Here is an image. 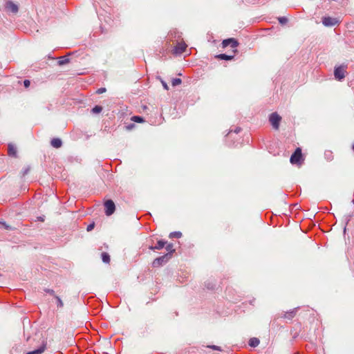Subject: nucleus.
<instances>
[{"mask_svg": "<svg viewBox=\"0 0 354 354\" xmlns=\"http://www.w3.org/2000/svg\"><path fill=\"white\" fill-rule=\"evenodd\" d=\"M36 339H37V342L39 343L37 348L32 351L28 352L26 354H41L42 353L44 352L46 348V341L41 337V335H35V338H33L32 339L29 338L28 339V341H35Z\"/></svg>", "mask_w": 354, "mask_h": 354, "instance_id": "nucleus-1", "label": "nucleus"}, {"mask_svg": "<svg viewBox=\"0 0 354 354\" xmlns=\"http://www.w3.org/2000/svg\"><path fill=\"white\" fill-rule=\"evenodd\" d=\"M239 43L238 41L234 38H229L227 39H224L222 41V47L226 48L228 46H230V47L232 48V53L235 54L237 52L236 48L238 47Z\"/></svg>", "mask_w": 354, "mask_h": 354, "instance_id": "nucleus-2", "label": "nucleus"}, {"mask_svg": "<svg viewBox=\"0 0 354 354\" xmlns=\"http://www.w3.org/2000/svg\"><path fill=\"white\" fill-rule=\"evenodd\" d=\"M281 120V117L276 112L270 114L269 117V121L275 130L279 129Z\"/></svg>", "mask_w": 354, "mask_h": 354, "instance_id": "nucleus-3", "label": "nucleus"}, {"mask_svg": "<svg viewBox=\"0 0 354 354\" xmlns=\"http://www.w3.org/2000/svg\"><path fill=\"white\" fill-rule=\"evenodd\" d=\"M302 158L301 149L297 148L295 152L292 154L290 161L292 164H301V159Z\"/></svg>", "mask_w": 354, "mask_h": 354, "instance_id": "nucleus-4", "label": "nucleus"}, {"mask_svg": "<svg viewBox=\"0 0 354 354\" xmlns=\"http://www.w3.org/2000/svg\"><path fill=\"white\" fill-rule=\"evenodd\" d=\"M170 258L171 255L169 254H166L162 257H158L153 260L152 266L155 268L159 267L166 263Z\"/></svg>", "mask_w": 354, "mask_h": 354, "instance_id": "nucleus-5", "label": "nucleus"}, {"mask_svg": "<svg viewBox=\"0 0 354 354\" xmlns=\"http://www.w3.org/2000/svg\"><path fill=\"white\" fill-rule=\"evenodd\" d=\"M346 66H340L336 67L334 71V75L336 80L340 81L345 77Z\"/></svg>", "mask_w": 354, "mask_h": 354, "instance_id": "nucleus-6", "label": "nucleus"}, {"mask_svg": "<svg viewBox=\"0 0 354 354\" xmlns=\"http://www.w3.org/2000/svg\"><path fill=\"white\" fill-rule=\"evenodd\" d=\"M105 214L106 216L113 214L115 209V203L112 200H107L104 203Z\"/></svg>", "mask_w": 354, "mask_h": 354, "instance_id": "nucleus-7", "label": "nucleus"}, {"mask_svg": "<svg viewBox=\"0 0 354 354\" xmlns=\"http://www.w3.org/2000/svg\"><path fill=\"white\" fill-rule=\"evenodd\" d=\"M322 24L325 26H333L339 24V20L337 18L324 17L322 18Z\"/></svg>", "mask_w": 354, "mask_h": 354, "instance_id": "nucleus-8", "label": "nucleus"}, {"mask_svg": "<svg viewBox=\"0 0 354 354\" xmlns=\"http://www.w3.org/2000/svg\"><path fill=\"white\" fill-rule=\"evenodd\" d=\"M187 48V45L184 42L181 41L177 44L173 50V53L175 55H180L185 51Z\"/></svg>", "mask_w": 354, "mask_h": 354, "instance_id": "nucleus-9", "label": "nucleus"}, {"mask_svg": "<svg viewBox=\"0 0 354 354\" xmlns=\"http://www.w3.org/2000/svg\"><path fill=\"white\" fill-rule=\"evenodd\" d=\"M6 8L12 13H17L19 10L17 5L14 3L12 1H8L6 3Z\"/></svg>", "mask_w": 354, "mask_h": 354, "instance_id": "nucleus-10", "label": "nucleus"}, {"mask_svg": "<svg viewBox=\"0 0 354 354\" xmlns=\"http://www.w3.org/2000/svg\"><path fill=\"white\" fill-rule=\"evenodd\" d=\"M8 153L10 156L17 158V147L13 144H9L8 147Z\"/></svg>", "mask_w": 354, "mask_h": 354, "instance_id": "nucleus-11", "label": "nucleus"}, {"mask_svg": "<svg viewBox=\"0 0 354 354\" xmlns=\"http://www.w3.org/2000/svg\"><path fill=\"white\" fill-rule=\"evenodd\" d=\"M297 308H293L289 311H287L284 313L283 317L285 318V319H292L293 317H295L296 314H297Z\"/></svg>", "mask_w": 354, "mask_h": 354, "instance_id": "nucleus-12", "label": "nucleus"}, {"mask_svg": "<svg viewBox=\"0 0 354 354\" xmlns=\"http://www.w3.org/2000/svg\"><path fill=\"white\" fill-rule=\"evenodd\" d=\"M50 145L53 147L58 149L62 147V141L60 138H54L51 140Z\"/></svg>", "mask_w": 354, "mask_h": 354, "instance_id": "nucleus-13", "label": "nucleus"}, {"mask_svg": "<svg viewBox=\"0 0 354 354\" xmlns=\"http://www.w3.org/2000/svg\"><path fill=\"white\" fill-rule=\"evenodd\" d=\"M166 244H167L166 241L160 240V241H158L157 242L156 245H155V246H150L149 249L151 250H160V249L163 248L166 245Z\"/></svg>", "mask_w": 354, "mask_h": 354, "instance_id": "nucleus-14", "label": "nucleus"}, {"mask_svg": "<svg viewBox=\"0 0 354 354\" xmlns=\"http://www.w3.org/2000/svg\"><path fill=\"white\" fill-rule=\"evenodd\" d=\"M234 55L235 54L234 53L233 55L219 54L216 55V57L220 59L232 60L234 58Z\"/></svg>", "mask_w": 354, "mask_h": 354, "instance_id": "nucleus-15", "label": "nucleus"}, {"mask_svg": "<svg viewBox=\"0 0 354 354\" xmlns=\"http://www.w3.org/2000/svg\"><path fill=\"white\" fill-rule=\"evenodd\" d=\"M0 228L5 229L6 230H13V227L8 225L6 222L4 221H0Z\"/></svg>", "mask_w": 354, "mask_h": 354, "instance_id": "nucleus-16", "label": "nucleus"}, {"mask_svg": "<svg viewBox=\"0 0 354 354\" xmlns=\"http://www.w3.org/2000/svg\"><path fill=\"white\" fill-rule=\"evenodd\" d=\"M259 339L256 337H252L249 341V345L252 347H256L259 344Z\"/></svg>", "mask_w": 354, "mask_h": 354, "instance_id": "nucleus-17", "label": "nucleus"}, {"mask_svg": "<svg viewBox=\"0 0 354 354\" xmlns=\"http://www.w3.org/2000/svg\"><path fill=\"white\" fill-rule=\"evenodd\" d=\"M70 62V59L66 56L60 57L59 58L58 64L59 66H62L64 64H68Z\"/></svg>", "mask_w": 354, "mask_h": 354, "instance_id": "nucleus-18", "label": "nucleus"}, {"mask_svg": "<svg viewBox=\"0 0 354 354\" xmlns=\"http://www.w3.org/2000/svg\"><path fill=\"white\" fill-rule=\"evenodd\" d=\"M102 259L104 263H109L110 262V256L106 252L102 253Z\"/></svg>", "mask_w": 354, "mask_h": 354, "instance_id": "nucleus-19", "label": "nucleus"}, {"mask_svg": "<svg viewBox=\"0 0 354 354\" xmlns=\"http://www.w3.org/2000/svg\"><path fill=\"white\" fill-rule=\"evenodd\" d=\"M131 120L133 122H138V123H142V122H143L145 121L143 118H142L140 116H137V115L131 117Z\"/></svg>", "mask_w": 354, "mask_h": 354, "instance_id": "nucleus-20", "label": "nucleus"}, {"mask_svg": "<svg viewBox=\"0 0 354 354\" xmlns=\"http://www.w3.org/2000/svg\"><path fill=\"white\" fill-rule=\"evenodd\" d=\"M102 111V107L101 106H98V105H96L95 106H94L92 110H91V112L93 113H100L101 111Z\"/></svg>", "mask_w": 354, "mask_h": 354, "instance_id": "nucleus-21", "label": "nucleus"}, {"mask_svg": "<svg viewBox=\"0 0 354 354\" xmlns=\"http://www.w3.org/2000/svg\"><path fill=\"white\" fill-rule=\"evenodd\" d=\"M182 236V233L180 232H174L170 233L169 237L170 238H180Z\"/></svg>", "mask_w": 354, "mask_h": 354, "instance_id": "nucleus-22", "label": "nucleus"}, {"mask_svg": "<svg viewBox=\"0 0 354 354\" xmlns=\"http://www.w3.org/2000/svg\"><path fill=\"white\" fill-rule=\"evenodd\" d=\"M181 82H182V81L180 78H174L171 81V84L173 86H176L180 84Z\"/></svg>", "mask_w": 354, "mask_h": 354, "instance_id": "nucleus-23", "label": "nucleus"}, {"mask_svg": "<svg viewBox=\"0 0 354 354\" xmlns=\"http://www.w3.org/2000/svg\"><path fill=\"white\" fill-rule=\"evenodd\" d=\"M166 250L169 252L168 254H169L171 256V253L174 252V250L173 249L172 244H167L166 245Z\"/></svg>", "mask_w": 354, "mask_h": 354, "instance_id": "nucleus-24", "label": "nucleus"}, {"mask_svg": "<svg viewBox=\"0 0 354 354\" xmlns=\"http://www.w3.org/2000/svg\"><path fill=\"white\" fill-rule=\"evenodd\" d=\"M55 297L56 298V299L57 301V306L59 307V308L63 307L64 306V304H63L62 299H60V297L57 296V295H55Z\"/></svg>", "mask_w": 354, "mask_h": 354, "instance_id": "nucleus-25", "label": "nucleus"}, {"mask_svg": "<svg viewBox=\"0 0 354 354\" xmlns=\"http://www.w3.org/2000/svg\"><path fill=\"white\" fill-rule=\"evenodd\" d=\"M279 21L281 24H286L288 22V19L284 17H279Z\"/></svg>", "mask_w": 354, "mask_h": 354, "instance_id": "nucleus-26", "label": "nucleus"}, {"mask_svg": "<svg viewBox=\"0 0 354 354\" xmlns=\"http://www.w3.org/2000/svg\"><path fill=\"white\" fill-rule=\"evenodd\" d=\"M207 347L211 348H212L213 350H215V351H221V347L218 346L212 345V346H207Z\"/></svg>", "mask_w": 354, "mask_h": 354, "instance_id": "nucleus-27", "label": "nucleus"}, {"mask_svg": "<svg viewBox=\"0 0 354 354\" xmlns=\"http://www.w3.org/2000/svg\"><path fill=\"white\" fill-rule=\"evenodd\" d=\"M105 92H106V88H98L96 91V93H97V94H102V93H105Z\"/></svg>", "mask_w": 354, "mask_h": 354, "instance_id": "nucleus-28", "label": "nucleus"}, {"mask_svg": "<svg viewBox=\"0 0 354 354\" xmlns=\"http://www.w3.org/2000/svg\"><path fill=\"white\" fill-rule=\"evenodd\" d=\"M94 227H95V223H91L90 225H88L87 226L86 230H87L88 232H90V231H91L94 228Z\"/></svg>", "mask_w": 354, "mask_h": 354, "instance_id": "nucleus-29", "label": "nucleus"}, {"mask_svg": "<svg viewBox=\"0 0 354 354\" xmlns=\"http://www.w3.org/2000/svg\"><path fill=\"white\" fill-rule=\"evenodd\" d=\"M24 85L25 86V88H28L30 85V82L28 80H25L24 81Z\"/></svg>", "mask_w": 354, "mask_h": 354, "instance_id": "nucleus-30", "label": "nucleus"}, {"mask_svg": "<svg viewBox=\"0 0 354 354\" xmlns=\"http://www.w3.org/2000/svg\"><path fill=\"white\" fill-rule=\"evenodd\" d=\"M45 291L48 293H49L50 295H54L55 296V292L53 290H51V289H46Z\"/></svg>", "mask_w": 354, "mask_h": 354, "instance_id": "nucleus-31", "label": "nucleus"}, {"mask_svg": "<svg viewBox=\"0 0 354 354\" xmlns=\"http://www.w3.org/2000/svg\"><path fill=\"white\" fill-rule=\"evenodd\" d=\"M162 86H163L165 89H166V90L169 89V87H168L167 84L165 82H162Z\"/></svg>", "mask_w": 354, "mask_h": 354, "instance_id": "nucleus-32", "label": "nucleus"}, {"mask_svg": "<svg viewBox=\"0 0 354 354\" xmlns=\"http://www.w3.org/2000/svg\"><path fill=\"white\" fill-rule=\"evenodd\" d=\"M134 127H135V125L133 124H130L129 126H127V129L130 130L132 128H133Z\"/></svg>", "mask_w": 354, "mask_h": 354, "instance_id": "nucleus-33", "label": "nucleus"}, {"mask_svg": "<svg viewBox=\"0 0 354 354\" xmlns=\"http://www.w3.org/2000/svg\"><path fill=\"white\" fill-rule=\"evenodd\" d=\"M39 219L41 221H44V219L41 217L39 218Z\"/></svg>", "mask_w": 354, "mask_h": 354, "instance_id": "nucleus-34", "label": "nucleus"}, {"mask_svg": "<svg viewBox=\"0 0 354 354\" xmlns=\"http://www.w3.org/2000/svg\"><path fill=\"white\" fill-rule=\"evenodd\" d=\"M239 131V130H238V129H236V131H235L236 133H238Z\"/></svg>", "mask_w": 354, "mask_h": 354, "instance_id": "nucleus-35", "label": "nucleus"}, {"mask_svg": "<svg viewBox=\"0 0 354 354\" xmlns=\"http://www.w3.org/2000/svg\"><path fill=\"white\" fill-rule=\"evenodd\" d=\"M352 149L354 151V144L353 145Z\"/></svg>", "mask_w": 354, "mask_h": 354, "instance_id": "nucleus-36", "label": "nucleus"}, {"mask_svg": "<svg viewBox=\"0 0 354 354\" xmlns=\"http://www.w3.org/2000/svg\"><path fill=\"white\" fill-rule=\"evenodd\" d=\"M353 203L354 204V199L353 200Z\"/></svg>", "mask_w": 354, "mask_h": 354, "instance_id": "nucleus-37", "label": "nucleus"}]
</instances>
